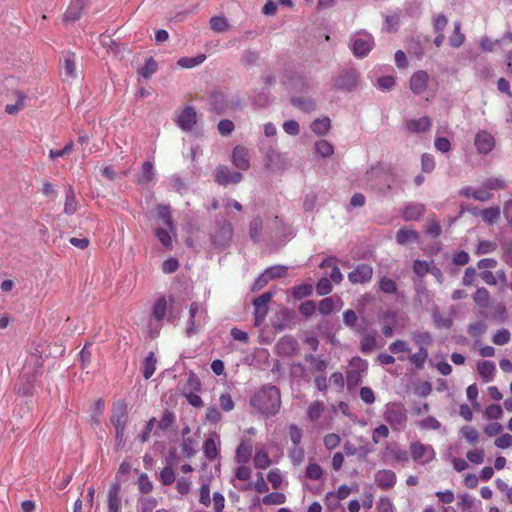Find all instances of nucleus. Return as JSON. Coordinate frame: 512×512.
<instances>
[{"instance_id": "nucleus-32", "label": "nucleus", "mask_w": 512, "mask_h": 512, "mask_svg": "<svg viewBox=\"0 0 512 512\" xmlns=\"http://www.w3.org/2000/svg\"><path fill=\"white\" fill-rule=\"evenodd\" d=\"M482 185L492 193V191L503 190L508 187L507 181L503 177H491L483 181Z\"/></svg>"}, {"instance_id": "nucleus-7", "label": "nucleus", "mask_w": 512, "mask_h": 512, "mask_svg": "<svg viewBox=\"0 0 512 512\" xmlns=\"http://www.w3.org/2000/svg\"><path fill=\"white\" fill-rule=\"evenodd\" d=\"M273 297V293L271 291L265 292L261 296L257 297L253 301V305L255 308V325H260L263 320L265 319L267 313H268V304L271 301Z\"/></svg>"}, {"instance_id": "nucleus-54", "label": "nucleus", "mask_w": 512, "mask_h": 512, "mask_svg": "<svg viewBox=\"0 0 512 512\" xmlns=\"http://www.w3.org/2000/svg\"><path fill=\"white\" fill-rule=\"evenodd\" d=\"M315 150L322 157H329L333 154L334 151L333 146L325 140L316 142Z\"/></svg>"}, {"instance_id": "nucleus-10", "label": "nucleus", "mask_w": 512, "mask_h": 512, "mask_svg": "<svg viewBox=\"0 0 512 512\" xmlns=\"http://www.w3.org/2000/svg\"><path fill=\"white\" fill-rule=\"evenodd\" d=\"M478 153L488 154L495 147V139L487 130H480L474 139Z\"/></svg>"}, {"instance_id": "nucleus-63", "label": "nucleus", "mask_w": 512, "mask_h": 512, "mask_svg": "<svg viewBox=\"0 0 512 512\" xmlns=\"http://www.w3.org/2000/svg\"><path fill=\"white\" fill-rule=\"evenodd\" d=\"M494 445L499 449H507L512 446V435L503 433L494 441Z\"/></svg>"}, {"instance_id": "nucleus-46", "label": "nucleus", "mask_w": 512, "mask_h": 512, "mask_svg": "<svg viewBox=\"0 0 512 512\" xmlns=\"http://www.w3.org/2000/svg\"><path fill=\"white\" fill-rule=\"evenodd\" d=\"M379 289L386 294H395L397 292V285L394 280L384 276L379 281Z\"/></svg>"}, {"instance_id": "nucleus-55", "label": "nucleus", "mask_w": 512, "mask_h": 512, "mask_svg": "<svg viewBox=\"0 0 512 512\" xmlns=\"http://www.w3.org/2000/svg\"><path fill=\"white\" fill-rule=\"evenodd\" d=\"M335 304L332 297H326L319 302L318 311L323 315H329L333 312Z\"/></svg>"}, {"instance_id": "nucleus-53", "label": "nucleus", "mask_w": 512, "mask_h": 512, "mask_svg": "<svg viewBox=\"0 0 512 512\" xmlns=\"http://www.w3.org/2000/svg\"><path fill=\"white\" fill-rule=\"evenodd\" d=\"M16 95H17L16 103L15 104H7L5 106V112L10 115L16 114L24 106V101H25L26 96L21 92H17Z\"/></svg>"}, {"instance_id": "nucleus-48", "label": "nucleus", "mask_w": 512, "mask_h": 512, "mask_svg": "<svg viewBox=\"0 0 512 512\" xmlns=\"http://www.w3.org/2000/svg\"><path fill=\"white\" fill-rule=\"evenodd\" d=\"M503 416V409L498 404H492L486 407L484 417L488 420H497Z\"/></svg>"}, {"instance_id": "nucleus-20", "label": "nucleus", "mask_w": 512, "mask_h": 512, "mask_svg": "<svg viewBox=\"0 0 512 512\" xmlns=\"http://www.w3.org/2000/svg\"><path fill=\"white\" fill-rule=\"evenodd\" d=\"M233 164L241 170H246L249 167L248 152L244 147L237 146L232 154Z\"/></svg>"}, {"instance_id": "nucleus-31", "label": "nucleus", "mask_w": 512, "mask_h": 512, "mask_svg": "<svg viewBox=\"0 0 512 512\" xmlns=\"http://www.w3.org/2000/svg\"><path fill=\"white\" fill-rule=\"evenodd\" d=\"M350 492H351V489L348 486H346V485L340 486L338 488V490L336 491V493H328L326 495V498H325L326 506L331 507L330 499L335 500L336 506H340L339 500L345 499L346 497H348Z\"/></svg>"}, {"instance_id": "nucleus-37", "label": "nucleus", "mask_w": 512, "mask_h": 512, "mask_svg": "<svg viewBox=\"0 0 512 512\" xmlns=\"http://www.w3.org/2000/svg\"><path fill=\"white\" fill-rule=\"evenodd\" d=\"M475 303L481 307L486 308L489 306L490 294L486 288H478L474 294Z\"/></svg>"}, {"instance_id": "nucleus-4", "label": "nucleus", "mask_w": 512, "mask_h": 512, "mask_svg": "<svg viewBox=\"0 0 512 512\" xmlns=\"http://www.w3.org/2000/svg\"><path fill=\"white\" fill-rule=\"evenodd\" d=\"M350 47L353 54L358 58L368 55L374 45V39L371 34L366 32H358L351 36Z\"/></svg>"}, {"instance_id": "nucleus-40", "label": "nucleus", "mask_w": 512, "mask_h": 512, "mask_svg": "<svg viewBox=\"0 0 512 512\" xmlns=\"http://www.w3.org/2000/svg\"><path fill=\"white\" fill-rule=\"evenodd\" d=\"M157 71L156 61L150 57L145 61L144 66L139 69V74L145 79H149Z\"/></svg>"}, {"instance_id": "nucleus-8", "label": "nucleus", "mask_w": 512, "mask_h": 512, "mask_svg": "<svg viewBox=\"0 0 512 512\" xmlns=\"http://www.w3.org/2000/svg\"><path fill=\"white\" fill-rule=\"evenodd\" d=\"M357 80L358 75L355 70H345L334 79V87L338 90L350 91L356 86Z\"/></svg>"}, {"instance_id": "nucleus-23", "label": "nucleus", "mask_w": 512, "mask_h": 512, "mask_svg": "<svg viewBox=\"0 0 512 512\" xmlns=\"http://www.w3.org/2000/svg\"><path fill=\"white\" fill-rule=\"evenodd\" d=\"M219 437L215 435V437H210L205 440L203 444V452L209 460H215L219 455Z\"/></svg>"}, {"instance_id": "nucleus-24", "label": "nucleus", "mask_w": 512, "mask_h": 512, "mask_svg": "<svg viewBox=\"0 0 512 512\" xmlns=\"http://www.w3.org/2000/svg\"><path fill=\"white\" fill-rule=\"evenodd\" d=\"M458 506L463 512H481L480 503H476L475 498L465 493L459 496Z\"/></svg>"}, {"instance_id": "nucleus-41", "label": "nucleus", "mask_w": 512, "mask_h": 512, "mask_svg": "<svg viewBox=\"0 0 512 512\" xmlns=\"http://www.w3.org/2000/svg\"><path fill=\"white\" fill-rule=\"evenodd\" d=\"M267 480L274 489H279L284 482V476L278 468H274L267 474Z\"/></svg>"}, {"instance_id": "nucleus-60", "label": "nucleus", "mask_w": 512, "mask_h": 512, "mask_svg": "<svg viewBox=\"0 0 512 512\" xmlns=\"http://www.w3.org/2000/svg\"><path fill=\"white\" fill-rule=\"evenodd\" d=\"M484 450L483 449H475L467 452L466 457L469 462L472 464H482L484 462Z\"/></svg>"}, {"instance_id": "nucleus-16", "label": "nucleus", "mask_w": 512, "mask_h": 512, "mask_svg": "<svg viewBox=\"0 0 512 512\" xmlns=\"http://www.w3.org/2000/svg\"><path fill=\"white\" fill-rule=\"evenodd\" d=\"M87 2H88V0H71L70 4L64 14V20L65 21H76V20L80 19L81 12Z\"/></svg>"}, {"instance_id": "nucleus-21", "label": "nucleus", "mask_w": 512, "mask_h": 512, "mask_svg": "<svg viewBox=\"0 0 512 512\" xmlns=\"http://www.w3.org/2000/svg\"><path fill=\"white\" fill-rule=\"evenodd\" d=\"M477 370L484 382H490L493 380L496 372V366L491 361H479L477 363Z\"/></svg>"}, {"instance_id": "nucleus-43", "label": "nucleus", "mask_w": 512, "mask_h": 512, "mask_svg": "<svg viewBox=\"0 0 512 512\" xmlns=\"http://www.w3.org/2000/svg\"><path fill=\"white\" fill-rule=\"evenodd\" d=\"M428 358V351L426 348L424 347H420L419 348V351L412 354L409 359L410 361L417 367V368H422L425 361L427 360Z\"/></svg>"}, {"instance_id": "nucleus-25", "label": "nucleus", "mask_w": 512, "mask_h": 512, "mask_svg": "<svg viewBox=\"0 0 512 512\" xmlns=\"http://www.w3.org/2000/svg\"><path fill=\"white\" fill-rule=\"evenodd\" d=\"M252 454V446L248 442L242 441L236 449L235 461L239 464L249 462Z\"/></svg>"}, {"instance_id": "nucleus-47", "label": "nucleus", "mask_w": 512, "mask_h": 512, "mask_svg": "<svg viewBox=\"0 0 512 512\" xmlns=\"http://www.w3.org/2000/svg\"><path fill=\"white\" fill-rule=\"evenodd\" d=\"M210 27L215 32H224L228 29L227 19L221 16H213L210 19Z\"/></svg>"}, {"instance_id": "nucleus-58", "label": "nucleus", "mask_w": 512, "mask_h": 512, "mask_svg": "<svg viewBox=\"0 0 512 512\" xmlns=\"http://www.w3.org/2000/svg\"><path fill=\"white\" fill-rule=\"evenodd\" d=\"M288 435L293 445L299 446L302 440V430L296 424L289 425Z\"/></svg>"}, {"instance_id": "nucleus-51", "label": "nucleus", "mask_w": 512, "mask_h": 512, "mask_svg": "<svg viewBox=\"0 0 512 512\" xmlns=\"http://www.w3.org/2000/svg\"><path fill=\"white\" fill-rule=\"evenodd\" d=\"M511 334L508 329L502 328L498 330L492 337V341L494 344L502 346L507 344L510 341Z\"/></svg>"}, {"instance_id": "nucleus-49", "label": "nucleus", "mask_w": 512, "mask_h": 512, "mask_svg": "<svg viewBox=\"0 0 512 512\" xmlns=\"http://www.w3.org/2000/svg\"><path fill=\"white\" fill-rule=\"evenodd\" d=\"M389 350L392 354L401 355L410 353L411 349L407 342L403 340H396L389 345Z\"/></svg>"}, {"instance_id": "nucleus-38", "label": "nucleus", "mask_w": 512, "mask_h": 512, "mask_svg": "<svg viewBox=\"0 0 512 512\" xmlns=\"http://www.w3.org/2000/svg\"><path fill=\"white\" fill-rule=\"evenodd\" d=\"M286 502V496L285 494L281 492H272L267 495H265L262 498V503L264 505H281Z\"/></svg>"}, {"instance_id": "nucleus-44", "label": "nucleus", "mask_w": 512, "mask_h": 512, "mask_svg": "<svg viewBox=\"0 0 512 512\" xmlns=\"http://www.w3.org/2000/svg\"><path fill=\"white\" fill-rule=\"evenodd\" d=\"M313 287L311 284H301L292 288V295L296 300H300L309 296L312 293Z\"/></svg>"}, {"instance_id": "nucleus-9", "label": "nucleus", "mask_w": 512, "mask_h": 512, "mask_svg": "<svg viewBox=\"0 0 512 512\" xmlns=\"http://www.w3.org/2000/svg\"><path fill=\"white\" fill-rule=\"evenodd\" d=\"M372 276L373 268L368 264H359L348 273V279L353 284L367 283L372 279Z\"/></svg>"}, {"instance_id": "nucleus-35", "label": "nucleus", "mask_w": 512, "mask_h": 512, "mask_svg": "<svg viewBox=\"0 0 512 512\" xmlns=\"http://www.w3.org/2000/svg\"><path fill=\"white\" fill-rule=\"evenodd\" d=\"M206 59L204 54L197 55L195 57H182L178 60V65L182 68H194L202 64Z\"/></svg>"}, {"instance_id": "nucleus-3", "label": "nucleus", "mask_w": 512, "mask_h": 512, "mask_svg": "<svg viewBox=\"0 0 512 512\" xmlns=\"http://www.w3.org/2000/svg\"><path fill=\"white\" fill-rule=\"evenodd\" d=\"M383 418L393 430H401L407 422L406 409L401 404L390 403L386 406Z\"/></svg>"}, {"instance_id": "nucleus-50", "label": "nucleus", "mask_w": 512, "mask_h": 512, "mask_svg": "<svg viewBox=\"0 0 512 512\" xmlns=\"http://www.w3.org/2000/svg\"><path fill=\"white\" fill-rule=\"evenodd\" d=\"M460 434L471 444H474L479 439V432L472 426H463L460 429Z\"/></svg>"}, {"instance_id": "nucleus-17", "label": "nucleus", "mask_w": 512, "mask_h": 512, "mask_svg": "<svg viewBox=\"0 0 512 512\" xmlns=\"http://www.w3.org/2000/svg\"><path fill=\"white\" fill-rule=\"evenodd\" d=\"M375 482L382 489H389L396 483V475L391 470H380L375 474Z\"/></svg>"}, {"instance_id": "nucleus-61", "label": "nucleus", "mask_w": 512, "mask_h": 512, "mask_svg": "<svg viewBox=\"0 0 512 512\" xmlns=\"http://www.w3.org/2000/svg\"><path fill=\"white\" fill-rule=\"evenodd\" d=\"M419 427L427 430H439L441 423L435 417L429 416L419 422Z\"/></svg>"}, {"instance_id": "nucleus-5", "label": "nucleus", "mask_w": 512, "mask_h": 512, "mask_svg": "<svg viewBox=\"0 0 512 512\" xmlns=\"http://www.w3.org/2000/svg\"><path fill=\"white\" fill-rule=\"evenodd\" d=\"M173 303V298L169 297L168 299L165 296H161L155 300L151 308V316L156 321V326L154 329H150L151 335L155 336L158 334L161 324L160 322L165 318L167 314L168 307Z\"/></svg>"}, {"instance_id": "nucleus-13", "label": "nucleus", "mask_w": 512, "mask_h": 512, "mask_svg": "<svg viewBox=\"0 0 512 512\" xmlns=\"http://www.w3.org/2000/svg\"><path fill=\"white\" fill-rule=\"evenodd\" d=\"M127 404L124 400H118L113 404L111 422L113 426H126L127 424Z\"/></svg>"}, {"instance_id": "nucleus-26", "label": "nucleus", "mask_w": 512, "mask_h": 512, "mask_svg": "<svg viewBox=\"0 0 512 512\" xmlns=\"http://www.w3.org/2000/svg\"><path fill=\"white\" fill-rule=\"evenodd\" d=\"M234 486L240 490H247V489H250L251 487H253L255 489V491L258 493H266L269 491V486H268L262 473H257L256 480L252 484L250 483L245 486H238V485L234 484Z\"/></svg>"}, {"instance_id": "nucleus-56", "label": "nucleus", "mask_w": 512, "mask_h": 512, "mask_svg": "<svg viewBox=\"0 0 512 512\" xmlns=\"http://www.w3.org/2000/svg\"><path fill=\"white\" fill-rule=\"evenodd\" d=\"M431 125V119L427 116H422L419 119L408 120L406 128H430Z\"/></svg>"}, {"instance_id": "nucleus-6", "label": "nucleus", "mask_w": 512, "mask_h": 512, "mask_svg": "<svg viewBox=\"0 0 512 512\" xmlns=\"http://www.w3.org/2000/svg\"><path fill=\"white\" fill-rule=\"evenodd\" d=\"M411 456L414 461H417L421 464H426L431 462L435 456V450L430 445H425L419 442L412 443L410 446Z\"/></svg>"}, {"instance_id": "nucleus-57", "label": "nucleus", "mask_w": 512, "mask_h": 512, "mask_svg": "<svg viewBox=\"0 0 512 512\" xmlns=\"http://www.w3.org/2000/svg\"><path fill=\"white\" fill-rule=\"evenodd\" d=\"M199 503L205 507H209L211 505L210 498V487L208 483H203L199 489Z\"/></svg>"}, {"instance_id": "nucleus-42", "label": "nucleus", "mask_w": 512, "mask_h": 512, "mask_svg": "<svg viewBox=\"0 0 512 512\" xmlns=\"http://www.w3.org/2000/svg\"><path fill=\"white\" fill-rule=\"evenodd\" d=\"M433 266V262L416 260L413 265V271L418 276L423 277L427 273H430V270L433 268Z\"/></svg>"}, {"instance_id": "nucleus-45", "label": "nucleus", "mask_w": 512, "mask_h": 512, "mask_svg": "<svg viewBox=\"0 0 512 512\" xmlns=\"http://www.w3.org/2000/svg\"><path fill=\"white\" fill-rule=\"evenodd\" d=\"M277 349L281 353L291 354L296 349V342L291 338L284 337L278 342Z\"/></svg>"}, {"instance_id": "nucleus-2", "label": "nucleus", "mask_w": 512, "mask_h": 512, "mask_svg": "<svg viewBox=\"0 0 512 512\" xmlns=\"http://www.w3.org/2000/svg\"><path fill=\"white\" fill-rule=\"evenodd\" d=\"M207 319V310L201 304L193 302L189 308L186 333L191 336L204 327Z\"/></svg>"}, {"instance_id": "nucleus-34", "label": "nucleus", "mask_w": 512, "mask_h": 512, "mask_svg": "<svg viewBox=\"0 0 512 512\" xmlns=\"http://www.w3.org/2000/svg\"><path fill=\"white\" fill-rule=\"evenodd\" d=\"M156 357L153 352H150L143 362V376L145 379H149L156 370Z\"/></svg>"}, {"instance_id": "nucleus-14", "label": "nucleus", "mask_w": 512, "mask_h": 512, "mask_svg": "<svg viewBox=\"0 0 512 512\" xmlns=\"http://www.w3.org/2000/svg\"><path fill=\"white\" fill-rule=\"evenodd\" d=\"M179 128H192L197 123V113L192 106L184 107L177 115L176 120Z\"/></svg>"}, {"instance_id": "nucleus-15", "label": "nucleus", "mask_w": 512, "mask_h": 512, "mask_svg": "<svg viewBox=\"0 0 512 512\" xmlns=\"http://www.w3.org/2000/svg\"><path fill=\"white\" fill-rule=\"evenodd\" d=\"M241 178V173L231 172L225 166H220L215 171V180L221 185L236 184L240 182Z\"/></svg>"}, {"instance_id": "nucleus-62", "label": "nucleus", "mask_w": 512, "mask_h": 512, "mask_svg": "<svg viewBox=\"0 0 512 512\" xmlns=\"http://www.w3.org/2000/svg\"><path fill=\"white\" fill-rule=\"evenodd\" d=\"M262 227H263V224H262V220L260 218H255L251 221L249 233H250L251 238L254 241L258 240V238L261 234V231H262Z\"/></svg>"}, {"instance_id": "nucleus-18", "label": "nucleus", "mask_w": 512, "mask_h": 512, "mask_svg": "<svg viewBox=\"0 0 512 512\" xmlns=\"http://www.w3.org/2000/svg\"><path fill=\"white\" fill-rule=\"evenodd\" d=\"M396 241L400 245H408L419 241V233L411 228H401L396 233Z\"/></svg>"}, {"instance_id": "nucleus-22", "label": "nucleus", "mask_w": 512, "mask_h": 512, "mask_svg": "<svg viewBox=\"0 0 512 512\" xmlns=\"http://www.w3.org/2000/svg\"><path fill=\"white\" fill-rule=\"evenodd\" d=\"M271 465L268 450L264 446H257L254 455V466L258 469H266Z\"/></svg>"}, {"instance_id": "nucleus-64", "label": "nucleus", "mask_w": 512, "mask_h": 512, "mask_svg": "<svg viewBox=\"0 0 512 512\" xmlns=\"http://www.w3.org/2000/svg\"><path fill=\"white\" fill-rule=\"evenodd\" d=\"M421 167L423 172L431 173L435 168L434 157L431 154H423L421 157Z\"/></svg>"}, {"instance_id": "nucleus-39", "label": "nucleus", "mask_w": 512, "mask_h": 512, "mask_svg": "<svg viewBox=\"0 0 512 512\" xmlns=\"http://www.w3.org/2000/svg\"><path fill=\"white\" fill-rule=\"evenodd\" d=\"M497 248V243L495 241L490 240H480L475 250L476 255H484L489 254L495 251Z\"/></svg>"}, {"instance_id": "nucleus-1", "label": "nucleus", "mask_w": 512, "mask_h": 512, "mask_svg": "<svg viewBox=\"0 0 512 512\" xmlns=\"http://www.w3.org/2000/svg\"><path fill=\"white\" fill-rule=\"evenodd\" d=\"M250 404L257 412L265 416L275 415L281 407L280 391L276 386L265 385L254 393Z\"/></svg>"}, {"instance_id": "nucleus-11", "label": "nucleus", "mask_w": 512, "mask_h": 512, "mask_svg": "<svg viewBox=\"0 0 512 512\" xmlns=\"http://www.w3.org/2000/svg\"><path fill=\"white\" fill-rule=\"evenodd\" d=\"M232 226L230 223H223L212 236V242L217 248L226 247L232 238Z\"/></svg>"}, {"instance_id": "nucleus-29", "label": "nucleus", "mask_w": 512, "mask_h": 512, "mask_svg": "<svg viewBox=\"0 0 512 512\" xmlns=\"http://www.w3.org/2000/svg\"><path fill=\"white\" fill-rule=\"evenodd\" d=\"M500 213V208L498 206H493L481 210L479 215L486 224L492 225L498 221Z\"/></svg>"}, {"instance_id": "nucleus-12", "label": "nucleus", "mask_w": 512, "mask_h": 512, "mask_svg": "<svg viewBox=\"0 0 512 512\" xmlns=\"http://www.w3.org/2000/svg\"><path fill=\"white\" fill-rule=\"evenodd\" d=\"M429 81V75L424 70L416 71L410 78V89L416 95H421L425 92Z\"/></svg>"}, {"instance_id": "nucleus-19", "label": "nucleus", "mask_w": 512, "mask_h": 512, "mask_svg": "<svg viewBox=\"0 0 512 512\" xmlns=\"http://www.w3.org/2000/svg\"><path fill=\"white\" fill-rule=\"evenodd\" d=\"M120 507V486L118 484H112L108 491V512H119Z\"/></svg>"}, {"instance_id": "nucleus-52", "label": "nucleus", "mask_w": 512, "mask_h": 512, "mask_svg": "<svg viewBox=\"0 0 512 512\" xmlns=\"http://www.w3.org/2000/svg\"><path fill=\"white\" fill-rule=\"evenodd\" d=\"M412 338L419 345V348L429 345L432 341L431 334L427 331H416L413 333Z\"/></svg>"}, {"instance_id": "nucleus-30", "label": "nucleus", "mask_w": 512, "mask_h": 512, "mask_svg": "<svg viewBox=\"0 0 512 512\" xmlns=\"http://www.w3.org/2000/svg\"><path fill=\"white\" fill-rule=\"evenodd\" d=\"M154 178L153 163L145 161L142 165L141 172L138 175V182L142 185L149 184Z\"/></svg>"}, {"instance_id": "nucleus-27", "label": "nucleus", "mask_w": 512, "mask_h": 512, "mask_svg": "<svg viewBox=\"0 0 512 512\" xmlns=\"http://www.w3.org/2000/svg\"><path fill=\"white\" fill-rule=\"evenodd\" d=\"M209 103L214 111L222 113L226 108V96L220 91H214L209 97Z\"/></svg>"}, {"instance_id": "nucleus-36", "label": "nucleus", "mask_w": 512, "mask_h": 512, "mask_svg": "<svg viewBox=\"0 0 512 512\" xmlns=\"http://www.w3.org/2000/svg\"><path fill=\"white\" fill-rule=\"evenodd\" d=\"M77 211V202L75 199V194L72 188L66 193V200L64 204V213L67 215H73Z\"/></svg>"}, {"instance_id": "nucleus-33", "label": "nucleus", "mask_w": 512, "mask_h": 512, "mask_svg": "<svg viewBox=\"0 0 512 512\" xmlns=\"http://www.w3.org/2000/svg\"><path fill=\"white\" fill-rule=\"evenodd\" d=\"M325 410V404L321 401H313L307 408V417L310 421H317Z\"/></svg>"}, {"instance_id": "nucleus-28", "label": "nucleus", "mask_w": 512, "mask_h": 512, "mask_svg": "<svg viewBox=\"0 0 512 512\" xmlns=\"http://www.w3.org/2000/svg\"><path fill=\"white\" fill-rule=\"evenodd\" d=\"M425 211V207L422 204H411L408 205L403 212V217L406 221L418 220Z\"/></svg>"}, {"instance_id": "nucleus-59", "label": "nucleus", "mask_w": 512, "mask_h": 512, "mask_svg": "<svg viewBox=\"0 0 512 512\" xmlns=\"http://www.w3.org/2000/svg\"><path fill=\"white\" fill-rule=\"evenodd\" d=\"M323 475V470L320 465L316 463H310L306 469V476L311 480H319Z\"/></svg>"}]
</instances>
